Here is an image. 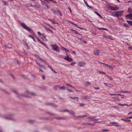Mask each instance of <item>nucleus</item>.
Instances as JSON below:
<instances>
[{"label":"nucleus","instance_id":"20","mask_svg":"<svg viewBox=\"0 0 132 132\" xmlns=\"http://www.w3.org/2000/svg\"><path fill=\"white\" fill-rule=\"evenodd\" d=\"M127 22L129 24L130 26H132V21L127 20Z\"/></svg>","mask_w":132,"mask_h":132},{"label":"nucleus","instance_id":"10","mask_svg":"<svg viewBox=\"0 0 132 132\" xmlns=\"http://www.w3.org/2000/svg\"><path fill=\"white\" fill-rule=\"evenodd\" d=\"M14 115V113H8L6 116H4L7 117H11L13 116Z\"/></svg>","mask_w":132,"mask_h":132},{"label":"nucleus","instance_id":"14","mask_svg":"<svg viewBox=\"0 0 132 132\" xmlns=\"http://www.w3.org/2000/svg\"><path fill=\"white\" fill-rule=\"evenodd\" d=\"M94 12L100 18H102V17L101 15L98 12L96 11H95Z\"/></svg>","mask_w":132,"mask_h":132},{"label":"nucleus","instance_id":"22","mask_svg":"<svg viewBox=\"0 0 132 132\" xmlns=\"http://www.w3.org/2000/svg\"><path fill=\"white\" fill-rule=\"evenodd\" d=\"M26 92L28 93L29 94H30L34 96L36 95V94L34 93H29L28 91H26Z\"/></svg>","mask_w":132,"mask_h":132},{"label":"nucleus","instance_id":"18","mask_svg":"<svg viewBox=\"0 0 132 132\" xmlns=\"http://www.w3.org/2000/svg\"><path fill=\"white\" fill-rule=\"evenodd\" d=\"M69 97L71 99H72L73 100H75L76 99L77 100V101H78V97H72L70 96Z\"/></svg>","mask_w":132,"mask_h":132},{"label":"nucleus","instance_id":"24","mask_svg":"<svg viewBox=\"0 0 132 132\" xmlns=\"http://www.w3.org/2000/svg\"><path fill=\"white\" fill-rule=\"evenodd\" d=\"M123 26L125 27L128 28L129 27V25L126 23H124L123 24Z\"/></svg>","mask_w":132,"mask_h":132},{"label":"nucleus","instance_id":"2","mask_svg":"<svg viewBox=\"0 0 132 132\" xmlns=\"http://www.w3.org/2000/svg\"><path fill=\"white\" fill-rule=\"evenodd\" d=\"M108 9L111 11H117L118 10L119 8L117 6H115V7L112 6L110 5H109L107 7Z\"/></svg>","mask_w":132,"mask_h":132},{"label":"nucleus","instance_id":"43","mask_svg":"<svg viewBox=\"0 0 132 132\" xmlns=\"http://www.w3.org/2000/svg\"><path fill=\"white\" fill-rule=\"evenodd\" d=\"M71 53L72 54H73L74 55H75L76 54V52L74 51H72V52H71Z\"/></svg>","mask_w":132,"mask_h":132},{"label":"nucleus","instance_id":"54","mask_svg":"<svg viewBox=\"0 0 132 132\" xmlns=\"http://www.w3.org/2000/svg\"><path fill=\"white\" fill-rule=\"evenodd\" d=\"M45 5H46V7L47 8V9H49V6H48V5L47 4H45Z\"/></svg>","mask_w":132,"mask_h":132},{"label":"nucleus","instance_id":"55","mask_svg":"<svg viewBox=\"0 0 132 132\" xmlns=\"http://www.w3.org/2000/svg\"><path fill=\"white\" fill-rule=\"evenodd\" d=\"M94 89H95L96 90L97 89H98L100 88H96V87H94Z\"/></svg>","mask_w":132,"mask_h":132},{"label":"nucleus","instance_id":"36","mask_svg":"<svg viewBox=\"0 0 132 132\" xmlns=\"http://www.w3.org/2000/svg\"><path fill=\"white\" fill-rule=\"evenodd\" d=\"M108 78L111 80H112L113 79V78L111 77L110 76H108Z\"/></svg>","mask_w":132,"mask_h":132},{"label":"nucleus","instance_id":"15","mask_svg":"<svg viewBox=\"0 0 132 132\" xmlns=\"http://www.w3.org/2000/svg\"><path fill=\"white\" fill-rule=\"evenodd\" d=\"M105 66L110 69L113 70V69L112 67L107 64H106V65Z\"/></svg>","mask_w":132,"mask_h":132},{"label":"nucleus","instance_id":"53","mask_svg":"<svg viewBox=\"0 0 132 132\" xmlns=\"http://www.w3.org/2000/svg\"><path fill=\"white\" fill-rule=\"evenodd\" d=\"M84 105L85 104H84L82 103H80V106H82Z\"/></svg>","mask_w":132,"mask_h":132},{"label":"nucleus","instance_id":"34","mask_svg":"<svg viewBox=\"0 0 132 132\" xmlns=\"http://www.w3.org/2000/svg\"><path fill=\"white\" fill-rule=\"evenodd\" d=\"M67 85L68 86H70L72 88H74L75 89V88L74 87H73V86H72L71 85H69L68 84H67Z\"/></svg>","mask_w":132,"mask_h":132},{"label":"nucleus","instance_id":"27","mask_svg":"<svg viewBox=\"0 0 132 132\" xmlns=\"http://www.w3.org/2000/svg\"><path fill=\"white\" fill-rule=\"evenodd\" d=\"M76 63V62H72L71 63V65H72V66H74V65Z\"/></svg>","mask_w":132,"mask_h":132},{"label":"nucleus","instance_id":"12","mask_svg":"<svg viewBox=\"0 0 132 132\" xmlns=\"http://www.w3.org/2000/svg\"><path fill=\"white\" fill-rule=\"evenodd\" d=\"M100 51L98 50H95L94 51V54L96 55H99Z\"/></svg>","mask_w":132,"mask_h":132},{"label":"nucleus","instance_id":"13","mask_svg":"<svg viewBox=\"0 0 132 132\" xmlns=\"http://www.w3.org/2000/svg\"><path fill=\"white\" fill-rule=\"evenodd\" d=\"M126 17L128 18L130 20H132V13H130L127 15L126 16Z\"/></svg>","mask_w":132,"mask_h":132},{"label":"nucleus","instance_id":"50","mask_svg":"<svg viewBox=\"0 0 132 132\" xmlns=\"http://www.w3.org/2000/svg\"><path fill=\"white\" fill-rule=\"evenodd\" d=\"M42 78L43 79L45 80V76L44 75H43L42 77Z\"/></svg>","mask_w":132,"mask_h":132},{"label":"nucleus","instance_id":"30","mask_svg":"<svg viewBox=\"0 0 132 132\" xmlns=\"http://www.w3.org/2000/svg\"><path fill=\"white\" fill-rule=\"evenodd\" d=\"M39 42L42 44L43 45H45V43H44V42H42V41L40 40V41H39Z\"/></svg>","mask_w":132,"mask_h":132},{"label":"nucleus","instance_id":"1","mask_svg":"<svg viewBox=\"0 0 132 132\" xmlns=\"http://www.w3.org/2000/svg\"><path fill=\"white\" fill-rule=\"evenodd\" d=\"M0 116L5 119L11 120L13 121H17V120L16 119L12 118L11 117H5L4 116L3 114H0Z\"/></svg>","mask_w":132,"mask_h":132},{"label":"nucleus","instance_id":"42","mask_svg":"<svg viewBox=\"0 0 132 132\" xmlns=\"http://www.w3.org/2000/svg\"><path fill=\"white\" fill-rule=\"evenodd\" d=\"M99 63H101V64H102L104 65H105V66H106V63H101V62L100 61L99 62Z\"/></svg>","mask_w":132,"mask_h":132},{"label":"nucleus","instance_id":"58","mask_svg":"<svg viewBox=\"0 0 132 132\" xmlns=\"http://www.w3.org/2000/svg\"><path fill=\"white\" fill-rule=\"evenodd\" d=\"M128 48L129 50L132 49V47H128Z\"/></svg>","mask_w":132,"mask_h":132},{"label":"nucleus","instance_id":"25","mask_svg":"<svg viewBox=\"0 0 132 132\" xmlns=\"http://www.w3.org/2000/svg\"><path fill=\"white\" fill-rule=\"evenodd\" d=\"M58 88V86L57 85L55 86H54L53 88L54 90H56Z\"/></svg>","mask_w":132,"mask_h":132},{"label":"nucleus","instance_id":"35","mask_svg":"<svg viewBox=\"0 0 132 132\" xmlns=\"http://www.w3.org/2000/svg\"><path fill=\"white\" fill-rule=\"evenodd\" d=\"M3 2H4V4L6 5H7L8 4V3L7 2H6L4 1H3Z\"/></svg>","mask_w":132,"mask_h":132},{"label":"nucleus","instance_id":"8","mask_svg":"<svg viewBox=\"0 0 132 132\" xmlns=\"http://www.w3.org/2000/svg\"><path fill=\"white\" fill-rule=\"evenodd\" d=\"M51 46L53 50L57 51H58V47L55 44L51 45Z\"/></svg>","mask_w":132,"mask_h":132},{"label":"nucleus","instance_id":"11","mask_svg":"<svg viewBox=\"0 0 132 132\" xmlns=\"http://www.w3.org/2000/svg\"><path fill=\"white\" fill-rule=\"evenodd\" d=\"M132 118L131 117H129L128 118H126V119H121V120H123L125 121H127L126 123H128V122L130 121V120H129V118Z\"/></svg>","mask_w":132,"mask_h":132},{"label":"nucleus","instance_id":"29","mask_svg":"<svg viewBox=\"0 0 132 132\" xmlns=\"http://www.w3.org/2000/svg\"><path fill=\"white\" fill-rule=\"evenodd\" d=\"M98 29H102V30H106L107 31L108 30L104 28H98Z\"/></svg>","mask_w":132,"mask_h":132},{"label":"nucleus","instance_id":"31","mask_svg":"<svg viewBox=\"0 0 132 132\" xmlns=\"http://www.w3.org/2000/svg\"><path fill=\"white\" fill-rule=\"evenodd\" d=\"M86 116H87L86 115H84V116L81 115V116H80L78 117L77 118H80L83 117H86Z\"/></svg>","mask_w":132,"mask_h":132},{"label":"nucleus","instance_id":"4","mask_svg":"<svg viewBox=\"0 0 132 132\" xmlns=\"http://www.w3.org/2000/svg\"><path fill=\"white\" fill-rule=\"evenodd\" d=\"M115 15L117 17H119L121 16L123 14L124 11H120L115 12Z\"/></svg>","mask_w":132,"mask_h":132},{"label":"nucleus","instance_id":"49","mask_svg":"<svg viewBox=\"0 0 132 132\" xmlns=\"http://www.w3.org/2000/svg\"><path fill=\"white\" fill-rule=\"evenodd\" d=\"M39 58L40 59V60L42 61H44V60H43V59L42 58H41L39 57Z\"/></svg>","mask_w":132,"mask_h":132},{"label":"nucleus","instance_id":"33","mask_svg":"<svg viewBox=\"0 0 132 132\" xmlns=\"http://www.w3.org/2000/svg\"><path fill=\"white\" fill-rule=\"evenodd\" d=\"M60 89H62L63 90H64L65 89V87L64 86H62L60 87Z\"/></svg>","mask_w":132,"mask_h":132},{"label":"nucleus","instance_id":"45","mask_svg":"<svg viewBox=\"0 0 132 132\" xmlns=\"http://www.w3.org/2000/svg\"><path fill=\"white\" fill-rule=\"evenodd\" d=\"M13 92H14L16 94V95H18V93L15 90H13Z\"/></svg>","mask_w":132,"mask_h":132},{"label":"nucleus","instance_id":"19","mask_svg":"<svg viewBox=\"0 0 132 132\" xmlns=\"http://www.w3.org/2000/svg\"><path fill=\"white\" fill-rule=\"evenodd\" d=\"M84 2L85 3V4L88 7H89L90 8H92V7L89 6L88 5V3L85 0H84Z\"/></svg>","mask_w":132,"mask_h":132},{"label":"nucleus","instance_id":"39","mask_svg":"<svg viewBox=\"0 0 132 132\" xmlns=\"http://www.w3.org/2000/svg\"><path fill=\"white\" fill-rule=\"evenodd\" d=\"M119 105H120L121 106H128V105L126 104H119Z\"/></svg>","mask_w":132,"mask_h":132},{"label":"nucleus","instance_id":"63","mask_svg":"<svg viewBox=\"0 0 132 132\" xmlns=\"http://www.w3.org/2000/svg\"><path fill=\"white\" fill-rule=\"evenodd\" d=\"M58 12L59 13V14H60V15L61 16H62V14H61V13H60V12H59V11H58Z\"/></svg>","mask_w":132,"mask_h":132},{"label":"nucleus","instance_id":"48","mask_svg":"<svg viewBox=\"0 0 132 132\" xmlns=\"http://www.w3.org/2000/svg\"><path fill=\"white\" fill-rule=\"evenodd\" d=\"M37 34L40 36L42 35V34L40 33V32L39 31H38L37 32Z\"/></svg>","mask_w":132,"mask_h":132},{"label":"nucleus","instance_id":"9","mask_svg":"<svg viewBox=\"0 0 132 132\" xmlns=\"http://www.w3.org/2000/svg\"><path fill=\"white\" fill-rule=\"evenodd\" d=\"M64 59L69 62H71L73 60V59L69 57L68 55L64 58Z\"/></svg>","mask_w":132,"mask_h":132},{"label":"nucleus","instance_id":"5","mask_svg":"<svg viewBox=\"0 0 132 132\" xmlns=\"http://www.w3.org/2000/svg\"><path fill=\"white\" fill-rule=\"evenodd\" d=\"M25 121L26 122V123H37L36 121L33 119H28L26 120Z\"/></svg>","mask_w":132,"mask_h":132},{"label":"nucleus","instance_id":"26","mask_svg":"<svg viewBox=\"0 0 132 132\" xmlns=\"http://www.w3.org/2000/svg\"><path fill=\"white\" fill-rule=\"evenodd\" d=\"M95 117H90L88 118H89L92 120H94L95 119Z\"/></svg>","mask_w":132,"mask_h":132},{"label":"nucleus","instance_id":"40","mask_svg":"<svg viewBox=\"0 0 132 132\" xmlns=\"http://www.w3.org/2000/svg\"><path fill=\"white\" fill-rule=\"evenodd\" d=\"M108 126H116V127H118V126H119V125H116V124H113V125H108Z\"/></svg>","mask_w":132,"mask_h":132},{"label":"nucleus","instance_id":"17","mask_svg":"<svg viewBox=\"0 0 132 132\" xmlns=\"http://www.w3.org/2000/svg\"><path fill=\"white\" fill-rule=\"evenodd\" d=\"M70 22L72 24H73L75 25L76 26V27H77V28H79L81 29V30H82L83 29L82 28H80V27H79L78 26H77V24H75L73 22H71V21H70Z\"/></svg>","mask_w":132,"mask_h":132},{"label":"nucleus","instance_id":"16","mask_svg":"<svg viewBox=\"0 0 132 132\" xmlns=\"http://www.w3.org/2000/svg\"><path fill=\"white\" fill-rule=\"evenodd\" d=\"M103 37H105L108 39H111V37L110 36L108 35H103Z\"/></svg>","mask_w":132,"mask_h":132},{"label":"nucleus","instance_id":"7","mask_svg":"<svg viewBox=\"0 0 132 132\" xmlns=\"http://www.w3.org/2000/svg\"><path fill=\"white\" fill-rule=\"evenodd\" d=\"M86 64V63L83 62H79L78 63V65L80 67H81L85 66Z\"/></svg>","mask_w":132,"mask_h":132},{"label":"nucleus","instance_id":"51","mask_svg":"<svg viewBox=\"0 0 132 132\" xmlns=\"http://www.w3.org/2000/svg\"><path fill=\"white\" fill-rule=\"evenodd\" d=\"M102 131H109L108 130H106V129H103Z\"/></svg>","mask_w":132,"mask_h":132},{"label":"nucleus","instance_id":"62","mask_svg":"<svg viewBox=\"0 0 132 132\" xmlns=\"http://www.w3.org/2000/svg\"><path fill=\"white\" fill-rule=\"evenodd\" d=\"M44 62L45 63H46L47 64H48V63H47L46 62V61H44Z\"/></svg>","mask_w":132,"mask_h":132},{"label":"nucleus","instance_id":"46","mask_svg":"<svg viewBox=\"0 0 132 132\" xmlns=\"http://www.w3.org/2000/svg\"><path fill=\"white\" fill-rule=\"evenodd\" d=\"M104 84H105V86H108V87H109V86H108V85H110V84H107L106 83H104Z\"/></svg>","mask_w":132,"mask_h":132},{"label":"nucleus","instance_id":"23","mask_svg":"<svg viewBox=\"0 0 132 132\" xmlns=\"http://www.w3.org/2000/svg\"><path fill=\"white\" fill-rule=\"evenodd\" d=\"M90 84L91 83L89 82H86V86H89Z\"/></svg>","mask_w":132,"mask_h":132},{"label":"nucleus","instance_id":"61","mask_svg":"<svg viewBox=\"0 0 132 132\" xmlns=\"http://www.w3.org/2000/svg\"><path fill=\"white\" fill-rule=\"evenodd\" d=\"M47 30H48L49 31L51 32H52V31L51 30H50L48 29V28H47Z\"/></svg>","mask_w":132,"mask_h":132},{"label":"nucleus","instance_id":"59","mask_svg":"<svg viewBox=\"0 0 132 132\" xmlns=\"http://www.w3.org/2000/svg\"><path fill=\"white\" fill-rule=\"evenodd\" d=\"M52 71L53 72H54V73H56L57 72H55L54 70L53 69V70H52Z\"/></svg>","mask_w":132,"mask_h":132},{"label":"nucleus","instance_id":"21","mask_svg":"<svg viewBox=\"0 0 132 132\" xmlns=\"http://www.w3.org/2000/svg\"><path fill=\"white\" fill-rule=\"evenodd\" d=\"M29 37H30L32 39H33L34 41L35 42H36V41L35 40V38H34V36L31 35H29L28 36Z\"/></svg>","mask_w":132,"mask_h":132},{"label":"nucleus","instance_id":"57","mask_svg":"<svg viewBox=\"0 0 132 132\" xmlns=\"http://www.w3.org/2000/svg\"><path fill=\"white\" fill-rule=\"evenodd\" d=\"M48 67L49 68L52 70H53V69L51 67H50L49 65H48Z\"/></svg>","mask_w":132,"mask_h":132},{"label":"nucleus","instance_id":"28","mask_svg":"<svg viewBox=\"0 0 132 132\" xmlns=\"http://www.w3.org/2000/svg\"><path fill=\"white\" fill-rule=\"evenodd\" d=\"M131 8H129L128 9V12L129 13H131Z\"/></svg>","mask_w":132,"mask_h":132},{"label":"nucleus","instance_id":"37","mask_svg":"<svg viewBox=\"0 0 132 132\" xmlns=\"http://www.w3.org/2000/svg\"><path fill=\"white\" fill-rule=\"evenodd\" d=\"M40 66V68H43L44 69H45V67L42 65L40 64L39 65Z\"/></svg>","mask_w":132,"mask_h":132},{"label":"nucleus","instance_id":"3","mask_svg":"<svg viewBox=\"0 0 132 132\" xmlns=\"http://www.w3.org/2000/svg\"><path fill=\"white\" fill-rule=\"evenodd\" d=\"M21 25L22 27L23 28L26 30L28 31L29 32L31 31V29L30 28L27 26L25 23H21Z\"/></svg>","mask_w":132,"mask_h":132},{"label":"nucleus","instance_id":"38","mask_svg":"<svg viewBox=\"0 0 132 132\" xmlns=\"http://www.w3.org/2000/svg\"><path fill=\"white\" fill-rule=\"evenodd\" d=\"M67 89L68 91H69L70 92H73V91L70 90V89H69L67 88Z\"/></svg>","mask_w":132,"mask_h":132},{"label":"nucleus","instance_id":"52","mask_svg":"<svg viewBox=\"0 0 132 132\" xmlns=\"http://www.w3.org/2000/svg\"><path fill=\"white\" fill-rule=\"evenodd\" d=\"M63 48L65 50H66L68 52H69V51H68V50H67V49H66L65 48H64V47H63Z\"/></svg>","mask_w":132,"mask_h":132},{"label":"nucleus","instance_id":"47","mask_svg":"<svg viewBox=\"0 0 132 132\" xmlns=\"http://www.w3.org/2000/svg\"><path fill=\"white\" fill-rule=\"evenodd\" d=\"M73 31H75V34H77L79 35V33L77 31H75V30H73Z\"/></svg>","mask_w":132,"mask_h":132},{"label":"nucleus","instance_id":"64","mask_svg":"<svg viewBox=\"0 0 132 132\" xmlns=\"http://www.w3.org/2000/svg\"><path fill=\"white\" fill-rule=\"evenodd\" d=\"M39 70L40 71L42 72H43V71L42 70L40 69H39Z\"/></svg>","mask_w":132,"mask_h":132},{"label":"nucleus","instance_id":"41","mask_svg":"<svg viewBox=\"0 0 132 132\" xmlns=\"http://www.w3.org/2000/svg\"><path fill=\"white\" fill-rule=\"evenodd\" d=\"M52 21L53 23H56L57 24H58V23L56 21H55L52 20Z\"/></svg>","mask_w":132,"mask_h":132},{"label":"nucleus","instance_id":"60","mask_svg":"<svg viewBox=\"0 0 132 132\" xmlns=\"http://www.w3.org/2000/svg\"><path fill=\"white\" fill-rule=\"evenodd\" d=\"M68 9H69L70 11L71 12L72 11H71V9H70V8H68Z\"/></svg>","mask_w":132,"mask_h":132},{"label":"nucleus","instance_id":"44","mask_svg":"<svg viewBox=\"0 0 132 132\" xmlns=\"http://www.w3.org/2000/svg\"><path fill=\"white\" fill-rule=\"evenodd\" d=\"M30 5H27H27H26V7H28V6L32 7V6H33V5L32 4H30Z\"/></svg>","mask_w":132,"mask_h":132},{"label":"nucleus","instance_id":"6","mask_svg":"<svg viewBox=\"0 0 132 132\" xmlns=\"http://www.w3.org/2000/svg\"><path fill=\"white\" fill-rule=\"evenodd\" d=\"M59 112H67L69 113L70 114L73 115V116H74L75 114V113L72 110L69 111L68 110H60Z\"/></svg>","mask_w":132,"mask_h":132},{"label":"nucleus","instance_id":"32","mask_svg":"<svg viewBox=\"0 0 132 132\" xmlns=\"http://www.w3.org/2000/svg\"><path fill=\"white\" fill-rule=\"evenodd\" d=\"M99 73L100 74H103L104 75L105 74V73L103 72V71H99Z\"/></svg>","mask_w":132,"mask_h":132},{"label":"nucleus","instance_id":"56","mask_svg":"<svg viewBox=\"0 0 132 132\" xmlns=\"http://www.w3.org/2000/svg\"><path fill=\"white\" fill-rule=\"evenodd\" d=\"M35 61H36V63H37V64L39 65L40 64L38 62H37L36 60H35Z\"/></svg>","mask_w":132,"mask_h":132}]
</instances>
